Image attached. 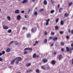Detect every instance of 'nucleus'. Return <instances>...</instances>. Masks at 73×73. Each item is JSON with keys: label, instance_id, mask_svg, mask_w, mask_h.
I'll list each match as a JSON object with an SVG mask.
<instances>
[{"label": "nucleus", "instance_id": "f257e3e1", "mask_svg": "<svg viewBox=\"0 0 73 73\" xmlns=\"http://www.w3.org/2000/svg\"><path fill=\"white\" fill-rule=\"evenodd\" d=\"M66 51L67 52H69V53H71L72 51V50H73V48L69 49L68 47H66Z\"/></svg>", "mask_w": 73, "mask_h": 73}, {"label": "nucleus", "instance_id": "f03ea898", "mask_svg": "<svg viewBox=\"0 0 73 73\" xmlns=\"http://www.w3.org/2000/svg\"><path fill=\"white\" fill-rule=\"evenodd\" d=\"M36 27H35L33 28H32L31 31L33 33V32H36Z\"/></svg>", "mask_w": 73, "mask_h": 73}, {"label": "nucleus", "instance_id": "7ed1b4c3", "mask_svg": "<svg viewBox=\"0 0 73 73\" xmlns=\"http://www.w3.org/2000/svg\"><path fill=\"white\" fill-rule=\"evenodd\" d=\"M15 59L16 60H18L19 61H21V60H22V58L20 57H17L15 58Z\"/></svg>", "mask_w": 73, "mask_h": 73}, {"label": "nucleus", "instance_id": "20e7f679", "mask_svg": "<svg viewBox=\"0 0 73 73\" xmlns=\"http://www.w3.org/2000/svg\"><path fill=\"white\" fill-rule=\"evenodd\" d=\"M58 58L59 60L60 61V60L62 58V55L61 54H60L58 56Z\"/></svg>", "mask_w": 73, "mask_h": 73}, {"label": "nucleus", "instance_id": "39448f33", "mask_svg": "<svg viewBox=\"0 0 73 73\" xmlns=\"http://www.w3.org/2000/svg\"><path fill=\"white\" fill-rule=\"evenodd\" d=\"M17 20H20L21 19V16L20 15H18L17 17Z\"/></svg>", "mask_w": 73, "mask_h": 73}, {"label": "nucleus", "instance_id": "423d86ee", "mask_svg": "<svg viewBox=\"0 0 73 73\" xmlns=\"http://www.w3.org/2000/svg\"><path fill=\"white\" fill-rule=\"evenodd\" d=\"M50 21V19H48L46 20V25H48V24H49V21Z\"/></svg>", "mask_w": 73, "mask_h": 73}, {"label": "nucleus", "instance_id": "0eeeda50", "mask_svg": "<svg viewBox=\"0 0 73 73\" xmlns=\"http://www.w3.org/2000/svg\"><path fill=\"white\" fill-rule=\"evenodd\" d=\"M26 65L27 67H29V66H31V63H27Z\"/></svg>", "mask_w": 73, "mask_h": 73}, {"label": "nucleus", "instance_id": "6e6552de", "mask_svg": "<svg viewBox=\"0 0 73 73\" xmlns=\"http://www.w3.org/2000/svg\"><path fill=\"white\" fill-rule=\"evenodd\" d=\"M15 13L18 14V13H20V11H19V10L17 9L16 10H15Z\"/></svg>", "mask_w": 73, "mask_h": 73}, {"label": "nucleus", "instance_id": "1a4fd4ad", "mask_svg": "<svg viewBox=\"0 0 73 73\" xmlns=\"http://www.w3.org/2000/svg\"><path fill=\"white\" fill-rule=\"evenodd\" d=\"M15 61H16V59L15 58L14 60H12L11 62V64H13L15 63Z\"/></svg>", "mask_w": 73, "mask_h": 73}, {"label": "nucleus", "instance_id": "9d476101", "mask_svg": "<svg viewBox=\"0 0 73 73\" xmlns=\"http://www.w3.org/2000/svg\"><path fill=\"white\" fill-rule=\"evenodd\" d=\"M43 62L44 63H46V62H48V60L44 58L43 60Z\"/></svg>", "mask_w": 73, "mask_h": 73}, {"label": "nucleus", "instance_id": "9b49d317", "mask_svg": "<svg viewBox=\"0 0 73 73\" xmlns=\"http://www.w3.org/2000/svg\"><path fill=\"white\" fill-rule=\"evenodd\" d=\"M3 27L4 29H7L8 28V27L6 26L3 25Z\"/></svg>", "mask_w": 73, "mask_h": 73}, {"label": "nucleus", "instance_id": "f8f14e48", "mask_svg": "<svg viewBox=\"0 0 73 73\" xmlns=\"http://www.w3.org/2000/svg\"><path fill=\"white\" fill-rule=\"evenodd\" d=\"M51 64H52V65H54L55 64H56V62L55 61V60H53L52 61Z\"/></svg>", "mask_w": 73, "mask_h": 73}, {"label": "nucleus", "instance_id": "ddd939ff", "mask_svg": "<svg viewBox=\"0 0 73 73\" xmlns=\"http://www.w3.org/2000/svg\"><path fill=\"white\" fill-rule=\"evenodd\" d=\"M64 21H61L60 22V24L61 25H64Z\"/></svg>", "mask_w": 73, "mask_h": 73}, {"label": "nucleus", "instance_id": "4468645a", "mask_svg": "<svg viewBox=\"0 0 73 73\" xmlns=\"http://www.w3.org/2000/svg\"><path fill=\"white\" fill-rule=\"evenodd\" d=\"M27 37H31V35L29 33H28L27 35Z\"/></svg>", "mask_w": 73, "mask_h": 73}, {"label": "nucleus", "instance_id": "2eb2a0df", "mask_svg": "<svg viewBox=\"0 0 73 73\" xmlns=\"http://www.w3.org/2000/svg\"><path fill=\"white\" fill-rule=\"evenodd\" d=\"M27 1H28V0H24L23 1L22 3H27Z\"/></svg>", "mask_w": 73, "mask_h": 73}, {"label": "nucleus", "instance_id": "dca6fc26", "mask_svg": "<svg viewBox=\"0 0 73 73\" xmlns=\"http://www.w3.org/2000/svg\"><path fill=\"white\" fill-rule=\"evenodd\" d=\"M44 5H46L47 4V1H46V0H44Z\"/></svg>", "mask_w": 73, "mask_h": 73}, {"label": "nucleus", "instance_id": "f3484780", "mask_svg": "<svg viewBox=\"0 0 73 73\" xmlns=\"http://www.w3.org/2000/svg\"><path fill=\"white\" fill-rule=\"evenodd\" d=\"M36 73H40V70L38 69H37L36 70Z\"/></svg>", "mask_w": 73, "mask_h": 73}, {"label": "nucleus", "instance_id": "a211bd4d", "mask_svg": "<svg viewBox=\"0 0 73 73\" xmlns=\"http://www.w3.org/2000/svg\"><path fill=\"white\" fill-rule=\"evenodd\" d=\"M62 9H63V8H60L59 9V12L60 13H61V11L62 10Z\"/></svg>", "mask_w": 73, "mask_h": 73}, {"label": "nucleus", "instance_id": "6ab92c4d", "mask_svg": "<svg viewBox=\"0 0 73 73\" xmlns=\"http://www.w3.org/2000/svg\"><path fill=\"white\" fill-rule=\"evenodd\" d=\"M41 68L42 69H45L46 68L44 67V66H41Z\"/></svg>", "mask_w": 73, "mask_h": 73}, {"label": "nucleus", "instance_id": "aec40b11", "mask_svg": "<svg viewBox=\"0 0 73 73\" xmlns=\"http://www.w3.org/2000/svg\"><path fill=\"white\" fill-rule=\"evenodd\" d=\"M64 16L65 17H68L69 16V14H67V13H65L64 14Z\"/></svg>", "mask_w": 73, "mask_h": 73}, {"label": "nucleus", "instance_id": "412c9836", "mask_svg": "<svg viewBox=\"0 0 73 73\" xmlns=\"http://www.w3.org/2000/svg\"><path fill=\"white\" fill-rule=\"evenodd\" d=\"M58 39V38L57 37H55V38H54L53 39V41H56V40H57Z\"/></svg>", "mask_w": 73, "mask_h": 73}, {"label": "nucleus", "instance_id": "4be33fe9", "mask_svg": "<svg viewBox=\"0 0 73 73\" xmlns=\"http://www.w3.org/2000/svg\"><path fill=\"white\" fill-rule=\"evenodd\" d=\"M58 29V26H55V29H56V30H57V29Z\"/></svg>", "mask_w": 73, "mask_h": 73}, {"label": "nucleus", "instance_id": "5701e85b", "mask_svg": "<svg viewBox=\"0 0 73 73\" xmlns=\"http://www.w3.org/2000/svg\"><path fill=\"white\" fill-rule=\"evenodd\" d=\"M6 52H9V48H8L6 50Z\"/></svg>", "mask_w": 73, "mask_h": 73}, {"label": "nucleus", "instance_id": "b1692460", "mask_svg": "<svg viewBox=\"0 0 73 73\" xmlns=\"http://www.w3.org/2000/svg\"><path fill=\"white\" fill-rule=\"evenodd\" d=\"M58 20H59V18H57L56 20V22L57 23L58 22Z\"/></svg>", "mask_w": 73, "mask_h": 73}, {"label": "nucleus", "instance_id": "393cba45", "mask_svg": "<svg viewBox=\"0 0 73 73\" xmlns=\"http://www.w3.org/2000/svg\"><path fill=\"white\" fill-rule=\"evenodd\" d=\"M33 58H36V54H34L33 56Z\"/></svg>", "mask_w": 73, "mask_h": 73}, {"label": "nucleus", "instance_id": "a878e982", "mask_svg": "<svg viewBox=\"0 0 73 73\" xmlns=\"http://www.w3.org/2000/svg\"><path fill=\"white\" fill-rule=\"evenodd\" d=\"M54 12V10H51L50 12V13H53Z\"/></svg>", "mask_w": 73, "mask_h": 73}, {"label": "nucleus", "instance_id": "bb28decb", "mask_svg": "<svg viewBox=\"0 0 73 73\" xmlns=\"http://www.w3.org/2000/svg\"><path fill=\"white\" fill-rule=\"evenodd\" d=\"M44 41V43H47V39H45Z\"/></svg>", "mask_w": 73, "mask_h": 73}, {"label": "nucleus", "instance_id": "cd10ccee", "mask_svg": "<svg viewBox=\"0 0 73 73\" xmlns=\"http://www.w3.org/2000/svg\"><path fill=\"white\" fill-rule=\"evenodd\" d=\"M17 61L15 62L16 64H18L19 62V61L18 60H17Z\"/></svg>", "mask_w": 73, "mask_h": 73}, {"label": "nucleus", "instance_id": "c85d7f7f", "mask_svg": "<svg viewBox=\"0 0 73 73\" xmlns=\"http://www.w3.org/2000/svg\"><path fill=\"white\" fill-rule=\"evenodd\" d=\"M51 35H52V36L54 35V32H51Z\"/></svg>", "mask_w": 73, "mask_h": 73}, {"label": "nucleus", "instance_id": "c756f323", "mask_svg": "<svg viewBox=\"0 0 73 73\" xmlns=\"http://www.w3.org/2000/svg\"><path fill=\"white\" fill-rule=\"evenodd\" d=\"M50 2H51V3H52V4H54V2L53 0H51Z\"/></svg>", "mask_w": 73, "mask_h": 73}, {"label": "nucleus", "instance_id": "7c9ffc66", "mask_svg": "<svg viewBox=\"0 0 73 73\" xmlns=\"http://www.w3.org/2000/svg\"><path fill=\"white\" fill-rule=\"evenodd\" d=\"M60 44L61 45H63V46L64 45V42H61Z\"/></svg>", "mask_w": 73, "mask_h": 73}, {"label": "nucleus", "instance_id": "2f4dec72", "mask_svg": "<svg viewBox=\"0 0 73 73\" xmlns=\"http://www.w3.org/2000/svg\"><path fill=\"white\" fill-rule=\"evenodd\" d=\"M38 41H36L35 42V44H33V46H35V45H36V44H38Z\"/></svg>", "mask_w": 73, "mask_h": 73}, {"label": "nucleus", "instance_id": "473e14b6", "mask_svg": "<svg viewBox=\"0 0 73 73\" xmlns=\"http://www.w3.org/2000/svg\"><path fill=\"white\" fill-rule=\"evenodd\" d=\"M24 54H28V51H25L24 52Z\"/></svg>", "mask_w": 73, "mask_h": 73}, {"label": "nucleus", "instance_id": "72a5a7b5", "mask_svg": "<svg viewBox=\"0 0 73 73\" xmlns=\"http://www.w3.org/2000/svg\"><path fill=\"white\" fill-rule=\"evenodd\" d=\"M44 9H40V11H39V12H42V11H44Z\"/></svg>", "mask_w": 73, "mask_h": 73}, {"label": "nucleus", "instance_id": "f704fd0d", "mask_svg": "<svg viewBox=\"0 0 73 73\" xmlns=\"http://www.w3.org/2000/svg\"><path fill=\"white\" fill-rule=\"evenodd\" d=\"M61 50L62 52H64V48H62L61 49Z\"/></svg>", "mask_w": 73, "mask_h": 73}, {"label": "nucleus", "instance_id": "c9c22d12", "mask_svg": "<svg viewBox=\"0 0 73 73\" xmlns=\"http://www.w3.org/2000/svg\"><path fill=\"white\" fill-rule=\"evenodd\" d=\"M5 51H3L2 52V54H5Z\"/></svg>", "mask_w": 73, "mask_h": 73}, {"label": "nucleus", "instance_id": "e433bc0d", "mask_svg": "<svg viewBox=\"0 0 73 73\" xmlns=\"http://www.w3.org/2000/svg\"><path fill=\"white\" fill-rule=\"evenodd\" d=\"M48 35V33H47L46 31L44 33L45 36H46V35Z\"/></svg>", "mask_w": 73, "mask_h": 73}, {"label": "nucleus", "instance_id": "4c0bfd02", "mask_svg": "<svg viewBox=\"0 0 73 73\" xmlns=\"http://www.w3.org/2000/svg\"><path fill=\"white\" fill-rule=\"evenodd\" d=\"M23 29L24 30L25 29H27V28L25 27H23Z\"/></svg>", "mask_w": 73, "mask_h": 73}, {"label": "nucleus", "instance_id": "58836bf2", "mask_svg": "<svg viewBox=\"0 0 73 73\" xmlns=\"http://www.w3.org/2000/svg\"><path fill=\"white\" fill-rule=\"evenodd\" d=\"M66 38L68 40L69 39V36H66Z\"/></svg>", "mask_w": 73, "mask_h": 73}, {"label": "nucleus", "instance_id": "ea45409f", "mask_svg": "<svg viewBox=\"0 0 73 73\" xmlns=\"http://www.w3.org/2000/svg\"><path fill=\"white\" fill-rule=\"evenodd\" d=\"M35 15H37V11H35Z\"/></svg>", "mask_w": 73, "mask_h": 73}, {"label": "nucleus", "instance_id": "a19ab883", "mask_svg": "<svg viewBox=\"0 0 73 73\" xmlns=\"http://www.w3.org/2000/svg\"><path fill=\"white\" fill-rule=\"evenodd\" d=\"M68 31L69 32V33H70V30L69 29H68Z\"/></svg>", "mask_w": 73, "mask_h": 73}, {"label": "nucleus", "instance_id": "79ce46f5", "mask_svg": "<svg viewBox=\"0 0 73 73\" xmlns=\"http://www.w3.org/2000/svg\"><path fill=\"white\" fill-rule=\"evenodd\" d=\"M60 34H63V33H64V32H63V31H60Z\"/></svg>", "mask_w": 73, "mask_h": 73}, {"label": "nucleus", "instance_id": "37998d69", "mask_svg": "<svg viewBox=\"0 0 73 73\" xmlns=\"http://www.w3.org/2000/svg\"><path fill=\"white\" fill-rule=\"evenodd\" d=\"M52 38H53V37H52V36H50L49 38V39L50 40H52Z\"/></svg>", "mask_w": 73, "mask_h": 73}, {"label": "nucleus", "instance_id": "c03bdc74", "mask_svg": "<svg viewBox=\"0 0 73 73\" xmlns=\"http://www.w3.org/2000/svg\"><path fill=\"white\" fill-rule=\"evenodd\" d=\"M28 50H32V48H28Z\"/></svg>", "mask_w": 73, "mask_h": 73}, {"label": "nucleus", "instance_id": "a18cd8bd", "mask_svg": "<svg viewBox=\"0 0 73 73\" xmlns=\"http://www.w3.org/2000/svg\"><path fill=\"white\" fill-rule=\"evenodd\" d=\"M72 4V2H71V3H70L69 4V6H70V5H71Z\"/></svg>", "mask_w": 73, "mask_h": 73}, {"label": "nucleus", "instance_id": "49530a36", "mask_svg": "<svg viewBox=\"0 0 73 73\" xmlns=\"http://www.w3.org/2000/svg\"><path fill=\"white\" fill-rule=\"evenodd\" d=\"M54 45V43H52L50 45V46H52Z\"/></svg>", "mask_w": 73, "mask_h": 73}, {"label": "nucleus", "instance_id": "de8ad7c7", "mask_svg": "<svg viewBox=\"0 0 73 73\" xmlns=\"http://www.w3.org/2000/svg\"><path fill=\"white\" fill-rule=\"evenodd\" d=\"M28 50V48H27L24 49L25 50Z\"/></svg>", "mask_w": 73, "mask_h": 73}, {"label": "nucleus", "instance_id": "09e8293b", "mask_svg": "<svg viewBox=\"0 0 73 73\" xmlns=\"http://www.w3.org/2000/svg\"><path fill=\"white\" fill-rule=\"evenodd\" d=\"M21 13H24V11H22L21 12Z\"/></svg>", "mask_w": 73, "mask_h": 73}, {"label": "nucleus", "instance_id": "8fccbe9b", "mask_svg": "<svg viewBox=\"0 0 73 73\" xmlns=\"http://www.w3.org/2000/svg\"><path fill=\"white\" fill-rule=\"evenodd\" d=\"M7 18L8 19V20H9V16L7 17Z\"/></svg>", "mask_w": 73, "mask_h": 73}, {"label": "nucleus", "instance_id": "3c124183", "mask_svg": "<svg viewBox=\"0 0 73 73\" xmlns=\"http://www.w3.org/2000/svg\"><path fill=\"white\" fill-rule=\"evenodd\" d=\"M50 69V67H49V66H48L47 68V69Z\"/></svg>", "mask_w": 73, "mask_h": 73}, {"label": "nucleus", "instance_id": "603ef678", "mask_svg": "<svg viewBox=\"0 0 73 73\" xmlns=\"http://www.w3.org/2000/svg\"><path fill=\"white\" fill-rule=\"evenodd\" d=\"M2 60H3V59H2V58H1L0 57V61H1Z\"/></svg>", "mask_w": 73, "mask_h": 73}, {"label": "nucleus", "instance_id": "864d4df0", "mask_svg": "<svg viewBox=\"0 0 73 73\" xmlns=\"http://www.w3.org/2000/svg\"><path fill=\"white\" fill-rule=\"evenodd\" d=\"M54 54H57V52H54Z\"/></svg>", "mask_w": 73, "mask_h": 73}, {"label": "nucleus", "instance_id": "5fc2aeb1", "mask_svg": "<svg viewBox=\"0 0 73 73\" xmlns=\"http://www.w3.org/2000/svg\"><path fill=\"white\" fill-rule=\"evenodd\" d=\"M71 33L73 35V30H72L71 31Z\"/></svg>", "mask_w": 73, "mask_h": 73}, {"label": "nucleus", "instance_id": "6e6d98bb", "mask_svg": "<svg viewBox=\"0 0 73 73\" xmlns=\"http://www.w3.org/2000/svg\"><path fill=\"white\" fill-rule=\"evenodd\" d=\"M13 42V41H11L10 42V44H12Z\"/></svg>", "mask_w": 73, "mask_h": 73}, {"label": "nucleus", "instance_id": "4d7b16f0", "mask_svg": "<svg viewBox=\"0 0 73 73\" xmlns=\"http://www.w3.org/2000/svg\"><path fill=\"white\" fill-rule=\"evenodd\" d=\"M25 18H27V15H25Z\"/></svg>", "mask_w": 73, "mask_h": 73}, {"label": "nucleus", "instance_id": "13d9d810", "mask_svg": "<svg viewBox=\"0 0 73 73\" xmlns=\"http://www.w3.org/2000/svg\"><path fill=\"white\" fill-rule=\"evenodd\" d=\"M12 32V30L11 29L9 30V33H11Z\"/></svg>", "mask_w": 73, "mask_h": 73}, {"label": "nucleus", "instance_id": "bf43d9fd", "mask_svg": "<svg viewBox=\"0 0 73 73\" xmlns=\"http://www.w3.org/2000/svg\"><path fill=\"white\" fill-rule=\"evenodd\" d=\"M2 54H2V53H1L0 52V56H2Z\"/></svg>", "mask_w": 73, "mask_h": 73}, {"label": "nucleus", "instance_id": "052dcab7", "mask_svg": "<svg viewBox=\"0 0 73 73\" xmlns=\"http://www.w3.org/2000/svg\"><path fill=\"white\" fill-rule=\"evenodd\" d=\"M58 8H60V4H58Z\"/></svg>", "mask_w": 73, "mask_h": 73}, {"label": "nucleus", "instance_id": "680f3d73", "mask_svg": "<svg viewBox=\"0 0 73 73\" xmlns=\"http://www.w3.org/2000/svg\"><path fill=\"white\" fill-rule=\"evenodd\" d=\"M26 72L27 73H28L29 72H30L29 70H27Z\"/></svg>", "mask_w": 73, "mask_h": 73}, {"label": "nucleus", "instance_id": "e2e57ef3", "mask_svg": "<svg viewBox=\"0 0 73 73\" xmlns=\"http://www.w3.org/2000/svg\"><path fill=\"white\" fill-rule=\"evenodd\" d=\"M29 71L30 72H32V70H30Z\"/></svg>", "mask_w": 73, "mask_h": 73}, {"label": "nucleus", "instance_id": "0e129e2a", "mask_svg": "<svg viewBox=\"0 0 73 73\" xmlns=\"http://www.w3.org/2000/svg\"><path fill=\"white\" fill-rule=\"evenodd\" d=\"M71 46L72 47L73 46V43H72L71 44Z\"/></svg>", "mask_w": 73, "mask_h": 73}, {"label": "nucleus", "instance_id": "69168bd1", "mask_svg": "<svg viewBox=\"0 0 73 73\" xmlns=\"http://www.w3.org/2000/svg\"><path fill=\"white\" fill-rule=\"evenodd\" d=\"M19 44V43L18 42V43H15V45H17V44Z\"/></svg>", "mask_w": 73, "mask_h": 73}, {"label": "nucleus", "instance_id": "338daca9", "mask_svg": "<svg viewBox=\"0 0 73 73\" xmlns=\"http://www.w3.org/2000/svg\"><path fill=\"white\" fill-rule=\"evenodd\" d=\"M36 57H37V58L39 57V55H37L36 56Z\"/></svg>", "mask_w": 73, "mask_h": 73}, {"label": "nucleus", "instance_id": "774afa93", "mask_svg": "<svg viewBox=\"0 0 73 73\" xmlns=\"http://www.w3.org/2000/svg\"><path fill=\"white\" fill-rule=\"evenodd\" d=\"M72 64H73V59H72Z\"/></svg>", "mask_w": 73, "mask_h": 73}]
</instances>
